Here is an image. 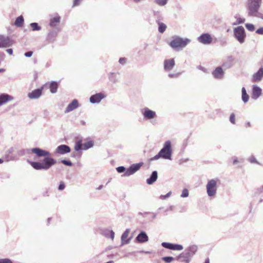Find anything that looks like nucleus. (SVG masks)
Returning <instances> with one entry per match:
<instances>
[{
  "label": "nucleus",
  "instance_id": "obj_1",
  "mask_svg": "<svg viewBox=\"0 0 263 263\" xmlns=\"http://www.w3.org/2000/svg\"><path fill=\"white\" fill-rule=\"evenodd\" d=\"M31 153L35 154L38 158L43 157L40 161H28L35 170L47 171L57 163V160L51 157V154L48 151L38 147L22 149L18 152V155L20 156H29Z\"/></svg>",
  "mask_w": 263,
  "mask_h": 263
},
{
  "label": "nucleus",
  "instance_id": "obj_2",
  "mask_svg": "<svg viewBox=\"0 0 263 263\" xmlns=\"http://www.w3.org/2000/svg\"><path fill=\"white\" fill-rule=\"evenodd\" d=\"M261 0H248L246 8L248 17L263 20V13L259 11Z\"/></svg>",
  "mask_w": 263,
  "mask_h": 263
},
{
  "label": "nucleus",
  "instance_id": "obj_3",
  "mask_svg": "<svg viewBox=\"0 0 263 263\" xmlns=\"http://www.w3.org/2000/svg\"><path fill=\"white\" fill-rule=\"evenodd\" d=\"M197 246L196 245L189 246L185 249L184 252H182L179 255H178L176 259L178 260H180L181 262L189 263L191 261L192 258L197 251Z\"/></svg>",
  "mask_w": 263,
  "mask_h": 263
},
{
  "label": "nucleus",
  "instance_id": "obj_4",
  "mask_svg": "<svg viewBox=\"0 0 263 263\" xmlns=\"http://www.w3.org/2000/svg\"><path fill=\"white\" fill-rule=\"evenodd\" d=\"M191 40L188 38H183L179 36H174L169 45L173 49H179L185 48L190 42Z\"/></svg>",
  "mask_w": 263,
  "mask_h": 263
},
{
  "label": "nucleus",
  "instance_id": "obj_5",
  "mask_svg": "<svg viewBox=\"0 0 263 263\" xmlns=\"http://www.w3.org/2000/svg\"><path fill=\"white\" fill-rule=\"evenodd\" d=\"M159 152L162 155L163 159L172 160L173 149L171 141L167 140L165 141L163 144V147Z\"/></svg>",
  "mask_w": 263,
  "mask_h": 263
},
{
  "label": "nucleus",
  "instance_id": "obj_6",
  "mask_svg": "<svg viewBox=\"0 0 263 263\" xmlns=\"http://www.w3.org/2000/svg\"><path fill=\"white\" fill-rule=\"evenodd\" d=\"M234 36L240 44H243L246 37V32L242 26H238L234 28Z\"/></svg>",
  "mask_w": 263,
  "mask_h": 263
},
{
  "label": "nucleus",
  "instance_id": "obj_7",
  "mask_svg": "<svg viewBox=\"0 0 263 263\" xmlns=\"http://www.w3.org/2000/svg\"><path fill=\"white\" fill-rule=\"evenodd\" d=\"M219 181L218 179H212L208 181L206 185V193L209 197L215 196L217 192V182Z\"/></svg>",
  "mask_w": 263,
  "mask_h": 263
},
{
  "label": "nucleus",
  "instance_id": "obj_8",
  "mask_svg": "<svg viewBox=\"0 0 263 263\" xmlns=\"http://www.w3.org/2000/svg\"><path fill=\"white\" fill-rule=\"evenodd\" d=\"M143 165V163L142 162L134 163L129 166V167L127 168V171L125 173L122 175L124 177H129L135 173H136L138 171H139L141 166Z\"/></svg>",
  "mask_w": 263,
  "mask_h": 263
},
{
  "label": "nucleus",
  "instance_id": "obj_9",
  "mask_svg": "<svg viewBox=\"0 0 263 263\" xmlns=\"http://www.w3.org/2000/svg\"><path fill=\"white\" fill-rule=\"evenodd\" d=\"M141 112L145 120L151 121L157 117L156 111L146 107L141 109Z\"/></svg>",
  "mask_w": 263,
  "mask_h": 263
},
{
  "label": "nucleus",
  "instance_id": "obj_10",
  "mask_svg": "<svg viewBox=\"0 0 263 263\" xmlns=\"http://www.w3.org/2000/svg\"><path fill=\"white\" fill-rule=\"evenodd\" d=\"M161 246L165 249L174 251H181L183 249V247L181 245L167 242H163L161 243Z\"/></svg>",
  "mask_w": 263,
  "mask_h": 263
},
{
  "label": "nucleus",
  "instance_id": "obj_11",
  "mask_svg": "<svg viewBox=\"0 0 263 263\" xmlns=\"http://www.w3.org/2000/svg\"><path fill=\"white\" fill-rule=\"evenodd\" d=\"M197 40L199 43L204 45L210 44L212 42V38L210 34L204 33L201 34L198 38Z\"/></svg>",
  "mask_w": 263,
  "mask_h": 263
},
{
  "label": "nucleus",
  "instance_id": "obj_12",
  "mask_svg": "<svg viewBox=\"0 0 263 263\" xmlns=\"http://www.w3.org/2000/svg\"><path fill=\"white\" fill-rule=\"evenodd\" d=\"M12 41L9 36L0 35V48L9 47L12 45Z\"/></svg>",
  "mask_w": 263,
  "mask_h": 263
},
{
  "label": "nucleus",
  "instance_id": "obj_13",
  "mask_svg": "<svg viewBox=\"0 0 263 263\" xmlns=\"http://www.w3.org/2000/svg\"><path fill=\"white\" fill-rule=\"evenodd\" d=\"M106 96L102 92L97 93L90 96L89 101L92 104L99 103Z\"/></svg>",
  "mask_w": 263,
  "mask_h": 263
},
{
  "label": "nucleus",
  "instance_id": "obj_14",
  "mask_svg": "<svg viewBox=\"0 0 263 263\" xmlns=\"http://www.w3.org/2000/svg\"><path fill=\"white\" fill-rule=\"evenodd\" d=\"M71 152L70 146L66 144L59 145L55 149V153L60 155H65Z\"/></svg>",
  "mask_w": 263,
  "mask_h": 263
},
{
  "label": "nucleus",
  "instance_id": "obj_15",
  "mask_svg": "<svg viewBox=\"0 0 263 263\" xmlns=\"http://www.w3.org/2000/svg\"><path fill=\"white\" fill-rule=\"evenodd\" d=\"M135 241L139 243H143L148 241V236L144 231H141L136 236Z\"/></svg>",
  "mask_w": 263,
  "mask_h": 263
},
{
  "label": "nucleus",
  "instance_id": "obj_16",
  "mask_svg": "<svg viewBox=\"0 0 263 263\" xmlns=\"http://www.w3.org/2000/svg\"><path fill=\"white\" fill-rule=\"evenodd\" d=\"M43 88L42 87L35 89L28 93V97L30 99H39L42 95Z\"/></svg>",
  "mask_w": 263,
  "mask_h": 263
},
{
  "label": "nucleus",
  "instance_id": "obj_17",
  "mask_svg": "<svg viewBox=\"0 0 263 263\" xmlns=\"http://www.w3.org/2000/svg\"><path fill=\"white\" fill-rule=\"evenodd\" d=\"M175 65V62L173 58L166 59L164 61V69L166 71L172 70Z\"/></svg>",
  "mask_w": 263,
  "mask_h": 263
},
{
  "label": "nucleus",
  "instance_id": "obj_18",
  "mask_svg": "<svg viewBox=\"0 0 263 263\" xmlns=\"http://www.w3.org/2000/svg\"><path fill=\"white\" fill-rule=\"evenodd\" d=\"M213 77L217 79H222L224 76V71L220 66L217 67L212 72Z\"/></svg>",
  "mask_w": 263,
  "mask_h": 263
},
{
  "label": "nucleus",
  "instance_id": "obj_19",
  "mask_svg": "<svg viewBox=\"0 0 263 263\" xmlns=\"http://www.w3.org/2000/svg\"><path fill=\"white\" fill-rule=\"evenodd\" d=\"M262 90L257 85H253L252 88V98L256 100L261 95Z\"/></svg>",
  "mask_w": 263,
  "mask_h": 263
},
{
  "label": "nucleus",
  "instance_id": "obj_20",
  "mask_svg": "<svg viewBox=\"0 0 263 263\" xmlns=\"http://www.w3.org/2000/svg\"><path fill=\"white\" fill-rule=\"evenodd\" d=\"M79 107V102L77 99H73L65 109V112H69Z\"/></svg>",
  "mask_w": 263,
  "mask_h": 263
},
{
  "label": "nucleus",
  "instance_id": "obj_21",
  "mask_svg": "<svg viewBox=\"0 0 263 263\" xmlns=\"http://www.w3.org/2000/svg\"><path fill=\"white\" fill-rule=\"evenodd\" d=\"M58 30L57 29L49 30L46 39L49 43H53L54 42L55 38L58 34Z\"/></svg>",
  "mask_w": 263,
  "mask_h": 263
},
{
  "label": "nucleus",
  "instance_id": "obj_22",
  "mask_svg": "<svg viewBox=\"0 0 263 263\" xmlns=\"http://www.w3.org/2000/svg\"><path fill=\"white\" fill-rule=\"evenodd\" d=\"M130 232V229H127L122 233L121 237V246L128 244L130 242L131 238H127L128 234Z\"/></svg>",
  "mask_w": 263,
  "mask_h": 263
},
{
  "label": "nucleus",
  "instance_id": "obj_23",
  "mask_svg": "<svg viewBox=\"0 0 263 263\" xmlns=\"http://www.w3.org/2000/svg\"><path fill=\"white\" fill-rule=\"evenodd\" d=\"M13 97L7 93L0 94V106L7 102L12 100Z\"/></svg>",
  "mask_w": 263,
  "mask_h": 263
},
{
  "label": "nucleus",
  "instance_id": "obj_24",
  "mask_svg": "<svg viewBox=\"0 0 263 263\" xmlns=\"http://www.w3.org/2000/svg\"><path fill=\"white\" fill-rule=\"evenodd\" d=\"M263 78V67H261L254 73L253 75V80L254 82H259L262 80Z\"/></svg>",
  "mask_w": 263,
  "mask_h": 263
},
{
  "label": "nucleus",
  "instance_id": "obj_25",
  "mask_svg": "<svg viewBox=\"0 0 263 263\" xmlns=\"http://www.w3.org/2000/svg\"><path fill=\"white\" fill-rule=\"evenodd\" d=\"M158 178V172L156 171L152 172L150 177L146 179V183L149 185L153 184Z\"/></svg>",
  "mask_w": 263,
  "mask_h": 263
},
{
  "label": "nucleus",
  "instance_id": "obj_26",
  "mask_svg": "<svg viewBox=\"0 0 263 263\" xmlns=\"http://www.w3.org/2000/svg\"><path fill=\"white\" fill-rule=\"evenodd\" d=\"M59 86V82L57 81H52L50 82L49 85V88L50 91L52 93H55L57 92L58 88Z\"/></svg>",
  "mask_w": 263,
  "mask_h": 263
},
{
  "label": "nucleus",
  "instance_id": "obj_27",
  "mask_svg": "<svg viewBox=\"0 0 263 263\" xmlns=\"http://www.w3.org/2000/svg\"><path fill=\"white\" fill-rule=\"evenodd\" d=\"M233 58L232 56H229L228 58V60L224 62L222 64V67L225 69H228L231 68L233 65Z\"/></svg>",
  "mask_w": 263,
  "mask_h": 263
},
{
  "label": "nucleus",
  "instance_id": "obj_28",
  "mask_svg": "<svg viewBox=\"0 0 263 263\" xmlns=\"http://www.w3.org/2000/svg\"><path fill=\"white\" fill-rule=\"evenodd\" d=\"M60 17L59 16H55L50 20L49 25L51 27H55L60 22Z\"/></svg>",
  "mask_w": 263,
  "mask_h": 263
},
{
  "label": "nucleus",
  "instance_id": "obj_29",
  "mask_svg": "<svg viewBox=\"0 0 263 263\" xmlns=\"http://www.w3.org/2000/svg\"><path fill=\"white\" fill-rule=\"evenodd\" d=\"M241 99L245 103L248 102L249 99V96L247 93L246 89L244 87L241 89Z\"/></svg>",
  "mask_w": 263,
  "mask_h": 263
},
{
  "label": "nucleus",
  "instance_id": "obj_30",
  "mask_svg": "<svg viewBox=\"0 0 263 263\" xmlns=\"http://www.w3.org/2000/svg\"><path fill=\"white\" fill-rule=\"evenodd\" d=\"M24 23V19L22 15L17 17L14 22V25L17 27H21L23 26Z\"/></svg>",
  "mask_w": 263,
  "mask_h": 263
},
{
  "label": "nucleus",
  "instance_id": "obj_31",
  "mask_svg": "<svg viewBox=\"0 0 263 263\" xmlns=\"http://www.w3.org/2000/svg\"><path fill=\"white\" fill-rule=\"evenodd\" d=\"M156 23L158 25V31L160 33H163L166 30L167 26L166 25L162 23L161 21L159 20H156Z\"/></svg>",
  "mask_w": 263,
  "mask_h": 263
},
{
  "label": "nucleus",
  "instance_id": "obj_32",
  "mask_svg": "<svg viewBox=\"0 0 263 263\" xmlns=\"http://www.w3.org/2000/svg\"><path fill=\"white\" fill-rule=\"evenodd\" d=\"M117 73L115 72H110L108 74V79L110 81L112 82L113 83H116L118 82V79H117Z\"/></svg>",
  "mask_w": 263,
  "mask_h": 263
},
{
  "label": "nucleus",
  "instance_id": "obj_33",
  "mask_svg": "<svg viewBox=\"0 0 263 263\" xmlns=\"http://www.w3.org/2000/svg\"><path fill=\"white\" fill-rule=\"evenodd\" d=\"M94 145V142L92 140H89L87 142L83 143V150H87Z\"/></svg>",
  "mask_w": 263,
  "mask_h": 263
},
{
  "label": "nucleus",
  "instance_id": "obj_34",
  "mask_svg": "<svg viewBox=\"0 0 263 263\" xmlns=\"http://www.w3.org/2000/svg\"><path fill=\"white\" fill-rule=\"evenodd\" d=\"M104 235L113 240L115 237V232L112 230H106L104 232Z\"/></svg>",
  "mask_w": 263,
  "mask_h": 263
},
{
  "label": "nucleus",
  "instance_id": "obj_35",
  "mask_svg": "<svg viewBox=\"0 0 263 263\" xmlns=\"http://www.w3.org/2000/svg\"><path fill=\"white\" fill-rule=\"evenodd\" d=\"M30 27L32 28V30L34 31H39L41 29V27L37 23H31L30 24Z\"/></svg>",
  "mask_w": 263,
  "mask_h": 263
},
{
  "label": "nucleus",
  "instance_id": "obj_36",
  "mask_svg": "<svg viewBox=\"0 0 263 263\" xmlns=\"http://www.w3.org/2000/svg\"><path fill=\"white\" fill-rule=\"evenodd\" d=\"M168 0H154V2L159 6H164L167 3Z\"/></svg>",
  "mask_w": 263,
  "mask_h": 263
},
{
  "label": "nucleus",
  "instance_id": "obj_37",
  "mask_svg": "<svg viewBox=\"0 0 263 263\" xmlns=\"http://www.w3.org/2000/svg\"><path fill=\"white\" fill-rule=\"evenodd\" d=\"M235 18H237V20L236 22L233 23V25H237L238 24H243L246 21L245 18H241L239 16H236Z\"/></svg>",
  "mask_w": 263,
  "mask_h": 263
},
{
  "label": "nucleus",
  "instance_id": "obj_38",
  "mask_svg": "<svg viewBox=\"0 0 263 263\" xmlns=\"http://www.w3.org/2000/svg\"><path fill=\"white\" fill-rule=\"evenodd\" d=\"M153 12L154 16L156 18V21L159 20V21H160L162 20V16L160 11L153 10Z\"/></svg>",
  "mask_w": 263,
  "mask_h": 263
},
{
  "label": "nucleus",
  "instance_id": "obj_39",
  "mask_svg": "<svg viewBox=\"0 0 263 263\" xmlns=\"http://www.w3.org/2000/svg\"><path fill=\"white\" fill-rule=\"evenodd\" d=\"M175 258L172 256H164L162 258V260L167 263H170Z\"/></svg>",
  "mask_w": 263,
  "mask_h": 263
},
{
  "label": "nucleus",
  "instance_id": "obj_40",
  "mask_svg": "<svg viewBox=\"0 0 263 263\" xmlns=\"http://www.w3.org/2000/svg\"><path fill=\"white\" fill-rule=\"evenodd\" d=\"M245 27L250 31H253L255 30V26L251 23H247L245 24Z\"/></svg>",
  "mask_w": 263,
  "mask_h": 263
},
{
  "label": "nucleus",
  "instance_id": "obj_41",
  "mask_svg": "<svg viewBox=\"0 0 263 263\" xmlns=\"http://www.w3.org/2000/svg\"><path fill=\"white\" fill-rule=\"evenodd\" d=\"M116 170L118 173H125V172L127 171V169L124 166H120L116 168Z\"/></svg>",
  "mask_w": 263,
  "mask_h": 263
},
{
  "label": "nucleus",
  "instance_id": "obj_42",
  "mask_svg": "<svg viewBox=\"0 0 263 263\" xmlns=\"http://www.w3.org/2000/svg\"><path fill=\"white\" fill-rule=\"evenodd\" d=\"M229 121L232 124H236V120H235V115L234 113L231 114L229 117Z\"/></svg>",
  "mask_w": 263,
  "mask_h": 263
},
{
  "label": "nucleus",
  "instance_id": "obj_43",
  "mask_svg": "<svg viewBox=\"0 0 263 263\" xmlns=\"http://www.w3.org/2000/svg\"><path fill=\"white\" fill-rule=\"evenodd\" d=\"M60 162L66 166H71L72 165V163L69 160H66V159L61 160Z\"/></svg>",
  "mask_w": 263,
  "mask_h": 263
},
{
  "label": "nucleus",
  "instance_id": "obj_44",
  "mask_svg": "<svg viewBox=\"0 0 263 263\" xmlns=\"http://www.w3.org/2000/svg\"><path fill=\"white\" fill-rule=\"evenodd\" d=\"M74 149L77 152H79L82 150H83V144L75 143Z\"/></svg>",
  "mask_w": 263,
  "mask_h": 263
},
{
  "label": "nucleus",
  "instance_id": "obj_45",
  "mask_svg": "<svg viewBox=\"0 0 263 263\" xmlns=\"http://www.w3.org/2000/svg\"><path fill=\"white\" fill-rule=\"evenodd\" d=\"M189 196V191L187 189H184L182 191L181 197L182 198L187 197Z\"/></svg>",
  "mask_w": 263,
  "mask_h": 263
},
{
  "label": "nucleus",
  "instance_id": "obj_46",
  "mask_svg": "<svg viewBox=\"0 0 263 263\" xmlns=\"http://www.w3.org/2000/svg\"><path fill=\"white\" fill-rule=\"evenodd\" d=\"M160 158H163V156L161 154V153L159 152V153L156 155H155L154 157L151 158L150 160H151V161L156 160Z\"/></svg>",
  "mask_w": 263,
  "mask_h": 263
},
{
  "label": "nucleus",
  "instance_id": "obj_47",
  "mask_svg": "<svg viewBox=\"0 0 263 263\" xmlns=\"http://www.w3.org/2000/svg\"><path fill=\"white\" fill-rule=\"evenodd\" d=\"M0 263H13L9 258H1L0 259Z\"/></svg>",
  "mask_w": 263,
  "mask_h": 263
},
{
  "label": "nucleus",
  "instance_id": "obj_48",
  "mask_svg": "<svg viewBox=\"0 0 263 263\" xmlns=\"http://www.w3.org/2000/svg\"><path fill=\"white\" fill-rule=\"evenodd\" d=\"M249 161L250 162V163H257V164H259V162L257 161V160L256 159V158H255V157L254 156H251L249 159Z\"/></svg>",
  "mask_w": 263,
  "mask_h": 263
},
{
  "label": "nucleus",
  "instance_id": "obj_49",
  "mask_svg": "<svg viewBox=\"0 0 263 263\" xmlns=\"http://www.w3.org/2000/svg\"><path fill=\"white\" fill-rule=\"evenodd\" d=\"M65 184L63 181H61L59 186H58V190L60 191H63L65 188Z\"/></svg>",
  "mask_w": 263,
  "mask_h": 263
},
{
  "label": "nucleus",
  "instance_id": "obj_50",
  "mask_svg": "<svg viewBox=\"0 0 263 263\" xmlns=\"http://www.w3.org/2000/svg\"><path fill=\"white\" fill-rule=\"evenodd\" d=\"M172 194V192L170 191L168 193H167L166 195H161L160 196V199H162V200H164L168 197H169Z\"/></svg>",
  "mask_w": 263,
  "mask_h": 263
},
{
  "label": "nucleus",
  "instance_id": "obj_51",
  "mask_svg": "<svg viewBox=\"0 0 263 263\" xmlns=\"http://www.w3.org/2000/svg\"><path fill=\"white\" fill-rule=\"evenodd\" d=\"M126 60L127 59L125 58H120L119 60V63L120 64L124 65L126 64Z\"/></svg>",
  "mask_w": 263,
  "mask_h": 263
},
{
  "label": "nucleus",
  "instance_id": "obj_52",
  "mask_svg": "<svg viewBox=\"0 0 263 263\" xmlns=\"http://www.w3.org/2000/svg\"><path fill=\"white\" fill-rule=\"evenodd\" d=\"M233 159V164L234 165L237 164L238 162H243V160L242 159L240 161H239L238 159V158L236 156H234L232 158Z\"/></svg>",
  "mask_w": 263,
  "mask_h": 263
},
{
  "label": "nucleus",
  "instance_id": "obj_53",
  "mask_svg": "<svg viewBox=\"0 0 263 263\" xmlns=\"http://www.w3.org/2000/svg\"><path fill=\"white\" fill-rule=\"evenodd\" d=\"M255 32L258 34L263 35V27L259 28L256 30Z\"/></svg>",
  "mask_w": 263,
  "mask_h": 263
},
{
  "label": "nucleus",
  "instance_id": "obj_54",
  "mask_svg": "<svg viewBox=\"0 0 263 263\" xmlns=\"http://www.w3.org/2000/svg\"><path fill=\"white\" fill-rule=\"evenodd\" d=\"M180 74V73H169L168 74V77L170 78H177L178 77H179V76Z\"/></svg>",
  "mask_w": 263,
  "mask_h": 263
},
{
  "label": "nucleus",
  "instance_id": "obj_55",
  "mask_svg": "<svg viewBox=\"0 0 263 263\" xmlns=\"http://www.w3.org/2000/svg\"><path fill=\"white\" fill-rule=\"evenodd\" d=\"M32 54H33V51H29L26 52L24 53V55L27 58L31 57L32 55Z\"/></svg>",
  "mask_w": 263,
  "mask_h": 263
},
{
  "label": "nucleus",
  "instance_id": "obj_56",
  "mask_svg": "<svg viewBox=\"0 0 263 263\" xmlns=\"http://www.w3.org/2000/svg\"><path fill=\"white\" fill-rule=\"evenodd\" d=\"M81 0H73L72 7L79 6L80 4Z\"/></svg>",
  "mask_w": 263,
  "mask_h": 263
},
{
  "label": "nucleus",
  "instance_id": "obj_57",
  "mask_svg": "<svg viewBox=\"0 0 263 263\" xmlns=\"http://www.w3.org/2000/svg\"><path fill=\"white\" fill-rule=\"evenodd\" d=\"M145 214H151L152 215V220H154L155 219H156V216L157 215V213H154V212H145Z\"/></svg>",
  "mask_w": 263,
  "mask_h": 263
},
{
  "label": "nucleus",
  "instance_id": "obj_58",
  "mask_svg": "<svg viewBox=\"0 0 263 263\" xmlns=\"http://www.w3.org/2000/svg\"><path fill=\"white\" fill-rule=\"evenodd\" d=\"M82 142H83V139H82V138H81L78 139L76 141L75 143L80 144H83L82 143Z\"/></svg>",
  "mask_w": 263,
  "mask_h": 263
},
{
  "label": "nucleus",
  "instance_id": "obj_59",
  "mask_svg": "<svg viewBox=\"0 0 263 263\" xmlns=\"http://www.w3.org/2000/svg\"><path fill=\"white\" fill-rule=\"evenodd\" d=\"M6 52L11 55L13 54V49L12 48H8L6 50Z\"/></svg>",
  "mask_w": 263,
  "mask_h": 263
},
{
  "label": "nucleus",
  "instance_id": "obj_60",
  "mask_svg": "<svg viewBox=\"0 0 263 263\" xmlns=\"http://www.w3.org/2000/svg\"><path fill=\"white\" fill-rule=\"evenodd\" d=\"M174 206L173 205H170L167 209H166L165 211L167 212L169 211H173Z\"/></svg>",
  "mask_w": 263,
  "mask_h": 263
},
{
  "label": "nucleus",
  "instance_id": "obj_61",
  "mask_svg": "<svg viewBox=\"0 0 263 263\" xmlns=\"http://www.w3.org/2000/svg\"><path fill=\"white\" fill-rule=\"evenodd\" d=\"M251 124L250 122H247L245 123V127L246 128L250 127H251Z\"/></svg>",
  "mask_w": 263,
  "mask_h": 263
},
{
  "label": "nucleus",
  "instance_id": "obj_62",
  "mask_svg": "<svg viewBox=\"0 0 263 263\" xmlns=\"http://www.w3.org/2000/svg\"><path fill=\"white\" fill-rule=\"evenodd\" d=\"M263 191V185L262 186V188H257L256 189V192L258 193H261Z\"/></svg>",
  "mask_w": 263,
  "mask_h": 263
},
{
  "label": "nucleus",
  "instance_id": "obj_63",
  "mask_svg": "<svg viewBox=\"0 0 263 263\" xmlns=\"http://www.w3.org/2000/svg\"><path fill=\"white\" fill-rule=\"evenodd\" d=\"M188 140H188V139H185L183 141V146H184V147H185V146L187 145V143H188Z\"/></svg>",
  "mask_w": 263,
  "mask_h": 263
},
{
  "label": "nucleus",
  "instance_id": "obj_64",
  "mask_svg": "<svg viewBox=\"0 0 263 263\" xmlns=\"http://www.w3.org/2000/svg\"><path fill=\"white\" fill-rule=\"evenodd\" d=\"M5 57V54L4 52H0V57L2 58V59H4Z\"/></svg>",
  "mask_w": 263,
  "mask_h": 263
}]
</instances>
